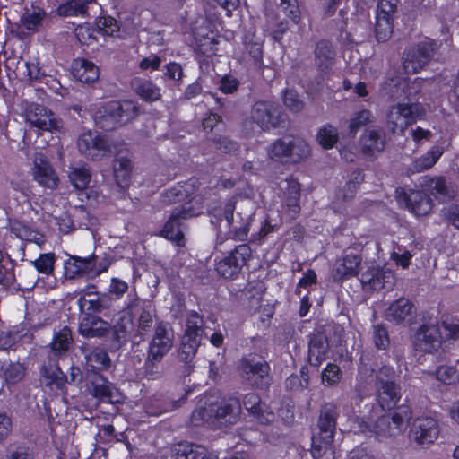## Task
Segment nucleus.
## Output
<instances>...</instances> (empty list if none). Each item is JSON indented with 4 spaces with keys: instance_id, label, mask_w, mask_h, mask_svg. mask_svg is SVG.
Returning <instances> with one entry per match:
<instances>
[{
    "instance_id": "0eeeda50",
    "label": "nucleus",
    "mask_w": 459,
    "mask_h": 459,
    "mask_svg": "<svg viewBox=\"0 0 459 459\" xmlns=\"http://www.w3.org/2000/svg\"><path fill=\"white\" fill-rule=\"evenodd\" d=\"M138 112V107L131 100L110 101L95 112L94 121L100 128L111 131L130 122Z\"/></svg>"
},
{
    "instance_id": "052dcab7",
    "label": "nucleus",
    "mask_w": 459,
    "mask_h": 459,
    "mask_svg": "<svg viewBox=\"0 0 459 459\" xmlns=\"http://www.w3.org/2000/svg\"><path fill=\"white\" fill-rule=\"evenodd\" d=\"M33 179L46 189L54 190L58 186V174H32Z\"/></svg>"
},
{
    "instance_id": "e433bc0d",
    "label": "nucleus",
    "mask_w": 459,
    "mask_h": 459,
    "mask_svg": "<svg viewBox=\"0 0 459 459\" xmlns=\"http://www.w3.org/2000/svg\"><path fill=\"white\" fill-rule=\"evenodd\" d=\"M92 2L93 0H69L59 5L56 12L58 15L64 17L82 15L86 13L89 4Z\"/></svg>"
},
{
    "instance_id": "5701e85b",
    "label": "nucleus",
    "mask_w": 459,
    "mask_h": 459,
    "mask_svg": "<svg viewBox=\"0 0 459 459\" xmlns=\"http://www.w3.org/2000/svg\"><path fill=\"white\" fill-rule=\"evenodd\" d=\"M88 386L91 394L106 403H111L112 385L100 372L93 371L88 373Z\"/></svg>"
},
{
    "instance_id": "f704fd0d",
    "label": "nucleus",
    "mask_w": 459,
    "mask_h": 459,
    "mask_svg": "<svg viewBox=\"0 0 459 459\" xmlns=\"http://www.w3.org/2000/svg\"><path fill=\"white\" fill-rule=\"evenodd\" d=\"M203 316L195 310L186 315V330L183 337L186 339L200 340L203 333Z\"/></svg>"
},
{
    "instance_id": "ddd939ff",
    "label": "nucleus",
    "mask_w": 459,
    "mask_h": 459,
    "mask_svg": "<svg viewBox=\"0 0 459 459\" xmlns=\"http://www.w3.org/2000/svg\"><path fill=\"white\" fill-rule=\"evenodd\" d=\"M77 147L82 154L91 160H100L112 151V143L107 136L91 130L79 135Z\"/></svg>"
},
{
    "instance_id": "13d9d810",
    "label": "nucleus",
    "mask_w": 459,
    "mask_h": 459,
    "mask_svg": "<svg viewBox=\"0 0 459 459\" xmlns=\"http://www.w3.org/2000/svg\"><path fill=\"white\" fill-rule=\"evenodd\" d=\"M318 281L317 274L316 271L312 268L307 269L304 273L303 276L299 280L296 288H295V294L297 296H300L301 294V289H309L313 285H316Z\"/></svg>"
},
{
    "instance_id": "774afa93",
    "label": "nucleus",
    "mask_w": 459,
    "mask_h": 459,
    "mask_svg": "<svg viewBox=\"0 0 459 459\" xmlns=\"http://www.w3.org/2000/svg\"><path fill=\"white\" fill-rule=\"evenodd\" d=\"M446 220L459 230V204H452L443 210Z\"/></svg>"
},
{
    "instance_id": "8fccbe9b",
    "label": "nucleus",
    "mask_w": 459,
    "mask_h": 459,
    "mask_svg": "<svg viewBox=\"0 0 459 459\" xmlns=\"http://www.w3.org/2000/svg\"><path fill=\"white\" fill-rule=\"evenodd\" d=\"M92 174H68L70 181L74 187L80 192H84L87 198H90L93 194L98 195L97 191L89 187L91 181Z\"/></svg>"
},
{
    "instance_id": "ea45409f",
    "label": "nucleus",
    "mask_w": 459,
    "mask_h": 459,
    "mask_svg": "<svg viewBox=\"0 0 459 459\" xmlns=\"http://www.w3.org/2000/svg\"><path fill=\"white\" fill-rule=\"evenodd\" d=\"M360 264L361 258L359 255L353 254L346 255L337 268V273L342 275V279L357 276Z\"/></svg>"
},
{
    "instance_id": "f03ea898",
    "label": "nucleus",
    "mask_w": 459,
    "mask_h": 459,
    "mask_svg": "<svg viewBox=\"0 0 459 459\" xmlns=\"http://www.w3.org/2000/svg\"><path fill=\"white\" fill-rule=\"evenodd\" d=\"M191 414V421L195 426L205 423L229 427L236 424L241 415V401L235 394H206Z\"/></svg>"
},
{
    "instance_id": "58836bf2",
    "label": "nucleus",
    "mask_w": 459,
    "mask_h": 459,
    "mask_svg": "<svg viewBox=\"0 0 459 459\" xmlns=\"http://www.w3.org/2000/svg\"><path fill=\"white\" fill-rule=\"evenodd\" d=\"M365 174H355L353 178H350L346 181L342 187H339L335 193L336 199L345 202L352 199L359 185L364 181Z\"/></svg>"
},
{
    "instance_id": "7c9ffc66",
    "label": "nucleus",
    "mask_w": 459,
    "mask_h": 459,
    "mask_svg": "<svg viewBox=\"0 0 459 459\" xmlns=\"http://www.w3.org/2000/svg\"><path fill=\"white\" fill-rule=\"evenodd\" d=\"M430 182V193L439 202L445 203L452 200L455 192L454 189L448 187L446 179L443 176L434 177L430 178L428 175L425 176L424 182Z\"/></svg>"
},
{
    "instance_id": "e2e57ef3",
    "label": "nucleus",
    "mask_w": 459,
    "mask_h": 459,
    "mask_svg": "<svg viewBox=\"0 0 459 459\" xmlns=\"http://www.w3.org/2000/svg\"><path fill=\"white\" fill-rule=\"evenodd\" d=\"M281 10L283 13L290 18L295 24H298L301 19V12L298 5L297 0H290L286 4H283Z\"/></svg>"
},
{
    "instance_id": "37998d69",
    "label": "nucleus",
    "mask_w": 459,
    "mask_h": 459,
    "mask_svg": "<svg viewBox=\"0 0 459 459\" xmlns=\"http://www.w3.org/2000/svg\"><path fill=\"white\" fill-rule=\"evenodd\" d=\"M175 455L176 459H211L206 456L204 447L194 444H179Z\"/></svg>"
},
{
    "instance_id": "473e14b6",
    "label": "nucleus",
    "mask_w": 459,
    "mask_h": 459,
    "mask_svg": "<svg viewBox=\"0 0 459 459\" xmlns=\"http://www.w3.org/2000/svg\"><path fill=\"white\" fill-rule=\"evenodd\" d=\"M316 63L322 71H327L334 62L335 53L332 45L326 40H321L315 49Z\"/></svg>"
},
{
    "instance_id": "f8f14e48",
    "label": "nucleus",
    "mask_w": 459,
    "mask_h": 459,
    "mask_svg": "<svg viewBox=\"0 0 459 459\" xmlns=\"http://www.w3.org/2000/svg\"><path fill=\"white\" fill-rule=\"evenodd\" d=\"M437 43L426 39L411 47L405 53L403 68L408 74H416L423 69L433 57Z\"/></svg>"
},
{
    "instance_id": "39448f33",
    "label": "nucleus",
    "mask_w": 459,
    "mask_h": 459,
    "mask_svg": "<svg viewBox=\"0 0 459 459\" xmlns=\"http://www.w3.org/2000/svg\"><path fill=\"white\" fill-rule=\"evenodd\" d=\"M281 108L274 102L260 100L251 109L250 117L244 120L242 127L246 135L269 131L278 127L284 120Z\"/></svg>"
},
{
    "instance_id": "6e6552de",
    "label": "nucleus",
    "mask_w": 459,
    "mask_h": 459,
    "mask_svg": "<svg viewBox=\"0 0 459 459\" xmlns=\"http://www.w3.org/2000/svg\"><path fill=\"white\" fill-rule=\"evenodd\" d=\"M237 371L243 383L255 389L267 390L271 385L270 365L258 359L255 354L242 356L237 363Z\"/></svg>"
},
{
    "instance_id": "412c9836",
    "label": "nucleus",
    "mask_w": 459,
    "mask_h": 459,
    "mask_svg": "<svg viewBox=\"0 0 459 459\" xmlns=\"http://www.w3.org/2000/svg\"><path fill=\"white\" fill-rule=\"evenodd\" d=\"M79 333L84 338H101L108 332V324L96 315L85 314L82 318Z\"/></svg>"
},
{
    "instance_id": "423d86ee",
    "label": "nucleus",
    "mask_w": 459,
    "mask_h": 459,
    "mask_svg": "<svg viewBox=\"0 0 459 459\" xmlns=\"http://www.w3.org/2000/svg\"><path fill=\"white\" fill-rule=\"evenodd\" d=\"M174 333L171 326L163 321L155 324L154 333L148 343L144 359V372L152 376L155 368L162 361L173 346Z\"/></svg>"
},
{
    "instance_id": "49530a36",
    "label": "nucleus",
    "mask_w": 459,
    "mask_h": 459,
    "mask_svg": "<svg viewBox=\"0 0 459 459\" xmlns=\"http://www.w3.org/2000/svg\"><path fill=\"white\" fill-rule=\"evenodd\" d=\"M26 368L20 362H11L4 368L3 376L8 385L18 384L24 377Z\"/></svg>"
},
{
    "instance_id": "9b49d317",
    "label": "nucleus",
    "mask_w": 459,
    "mask_h": 459,
    "mask_svg": "<svg viewBox=\"0 0 459 459\" xmlns=\"http://www.w3.org/2000/svg\"><path fill=\"white\" fill-rule=\"evenodd\" d=\"M25 121L31 126L50 133L61 132L64 123L52 110L47 107L30 103L24 110Z\"/></svg>"
},
{
    "instance_id": "603ef678",
    "label": "nucleus",
    "mask_w": 459,
    "mask_h": 459,
    "mask_svg": "<svg viewBox=\"0 0 459 459\" xmlns=\"http://www.w3.org/2000/svg\"><path fill=\"white\" fill-rule=\"evenodd\" d=\"M45 16V13L40 9H34L32 11L25 12L21 17V24L27 30L34 31L38 30L39 26Z\"/></svg>"
},
{
    "instance_id": "f3484780",
    "label": "nucleus",
    "mask_w": 459,
    "mask_h": 459,
    "mask_svg": "<svg viewBox=\"0 0 459 459\" xmlns=\"http://www.w3.org/2000/svg\"><path fill=\"white\" fill-rule=\"evenodd\" d=\"M397 199L403 201L407 209L416 216H424L429 214L434 206L430 195L421 190H410L407 193L403 188L396 189Z\"/></svg>"
},
{
    "instance_id": "2f4dec72",
    "label": "nucleus",
    "mask_w": 459,
    "mask_h": 459,
    "mask_svg": "<svg viewBox=\"0 0 459 459\" xmlns=\"http://www.w3.org/2000/svg\"><path fill=\"white\" fill-rule=\"evenodd\" d=\"M86 362L91 367L89 372L107 370L111 365V359L108 351L101 347L92 348L85 355Z\"/></svg>"
},
{
    "instance_id": "cd10ccee",
    "label": "nucleus",
    "mask_w": 459,
    "mask_h": 459,
    "mask_svg": "<svg viewBox=\"0 0 459 459\" xmlns=\"http://www.w3.org/2000/svg\"><path fill=\"white\" fill-rule=\"evenodd\" d=\"M414 304L406 298H399L390 304L386 318L396 325L402 324L411 314Z\"/></svg>"
},
{
    "instance_id": "393cba45",
    "label": "nucleus",
    "mask_w": 459,
    "mask_h": 459,
    "mask_svg": "<svg viewBox=\"0 0 459 459\" xmlns=\"http://www.w3.org/2000/svg\"><path fill=\"white\" fill-rule=\"evenodd\" d=\"M360 143L363 152H380L385 146V133L381 128H368L362 134Z\"/></svg>"
},
{
    "instance_id": "7ed1b4c3",
    "label": "nucleus",
    "mask_w": 459,
    "mask_h": 459,
    "mask_svg": "<svg viewBox=\"0 0 459 459\" xmlns=\"http://www.w3.org/2000/svg\"><path fill=\"white\" fill-rule=\"evenodd\" d=\"M403 91L407 101L391 106L386 114L387 126L394 134H403L410 126L422 119L426 115L424 107L413 101L420 91V82L418 80L405 82Z\"/></svg>"
},
{
    "instance_id": "5fc2aeb1",
    "label": "nucleus",
    "mask_w": 459,
    "mask_h": 459,
    "mask_svg": "<svg viewBox=\"0 0 459 459\" xmlns=\"http://www.w3.org/2000/svg\"><path fill=\"white\" fill-rule=\"evenodd\" d=\"M434 375L444 385H453L459 379V374L455 366L441 365L437 368Z\"/></svg>"
},
{
    "instance_id": "bf43d9fd",
    "label": "nucleus",
    "mask_w": 459,
    "mask_h": 459,
    "mask_svg": "<svg viewBox=\"0 0 459 459\" xmlns=\"http://www.w3.org/2000/svg\"><path fill=\"white\" fill-rule=\"evenodd\" d=\"M253 219L249 216L247 217L240 226L238 227H231L230 228V238L238 241H245L248 237V233L250 231L251 223Z\"/></svg>"
},
{
    "instance_id": "338daca9",
    "label": "nucleus",
    "mask_w": 459,
    "mask_h": 459,
    "mask_svg": "<svg viewBox=\"0 0 459 459\" xmlns=\"http://www.w3.org/2000/svg\"><path fill=\"white\" fill-rule=\"evenodd\" d=\"M239 86V81L232 75H225L221 79L220 90L225 94L234 93Z\"/></svg>"
},
{
    "instance_id": "a211bd4d",
    "label": "nucleus",
    "mask_w": 459,
    "mask_h": 459,
    "mask_svg": "<svg viewBox=\"0 0 459 459\" xmlns=\"http://www.w3.org/2000/svg\"><path fill=\"white\" fill-rule=\"evenodd\" d=\"M397 0H378L376 16V36L378 41H385L393 32V14Z\"/></svg>"
},
{
    "instance_id": "864d4df0",
    "label": "nucleus",
    "mask_w": 459,
    "mask_h": 459,
    "mask_svg": "<svg viewBox=\"0 0 459 459\" xmlns=\"http://www.w3.org/2000/svg\"><path fill=\"white\" fill-rule=\"evenodd\" d=\"M92 294L96 296L94 299H87L85 296L80 297L78 299L77 303L80 310L83 311L84 309H86L87 312L85 314L96 316L97 314L104 313L98 292H87L85 295L91 296Z\"/></svg>"
},
{
    "instance_id": "aec40b11",
    "label": "nucleus",
    "mask_w": 459,
    "mask_h": 459,
    "mask_svg": "<svg viewBox=\"0 0 459 459\" xmlns=\"http://www.w3.org/2000/svg\"><path fill=\"white\" fill-rule=\"evenodd\" d=\"M329 342L323 332H316L309 335L307 362L318 368L327 359L329 353Z\"/></svg>"
},
{
    "instance_id": "b1692460",
    "label": "nucleus",
    "mask_w": 459,
    "mask_h": 459,
    "mask_svg": "<svg viewBox=\"0 0 459 459\" xmlns=\"http://www.w3.org/2000/svg\"><path fill=\"white\" fill-rule=\"evenodd\" d=\"M200 340L182 338L180 347L178 349V359L184 363L182 373L185 376H189L194 370L195 364L194 359L196 355L198 347L200 346Z\"/></svg>"
},
{
    "instance_id": "3c124183",
    "label": "nucleus",
    "mask_w": 459,
    "mask_h": 459,
    "mask_svg": "<svg viewBox=\"0 0 459 459\" xmlns=\"http://www.w3.org/2000/svg\"><path fill=\"white\" fill-rule=\"evenodd\" d=\"M342 377V372L335 363H327L321 373V380L325 385L334 386Z\"/></svg>"
},
{
    "instance_id": "f257e3e1",
    "label": "nucleus",
    "mask_w": 459,
    "mask_h": 459,
    "mask_svg": "<svg viewBox=\"0 0 459 459\" xmlns=\"http://www.w3.org/2000/svg\"><path fill=\"white\" fill-rule=\"evenodd\" d=\"M199 175L200 178L192 176L187 180L179 181L177 185L165 190L162 194V202L168 204L180 203L190 199L195 193L199 192L200 198L204 203L212 199L213 196H217L220 190L234 188V195L229 198L223 206H213L207 211L210 222L216 228L217 231L221 230L223 220L227 221L228 227L231 228L238 198H253L255 195L254 186L246 179L244 174L237 178L232 177L230 178H219L216 174Z\"/></svg>"
},
{
    "instance_id": "0e129e2a",
    "label": "nucleus",
    "mask_w": 459,
    "mask_h": 459,
    "mask_svg": "<svg viewBox=\"0 0 459 459\" xmlns=\"http://www.w3.org/2000/svg\"><path fill=\"white\" fill-rule=\"evenodd\" d=\"M128 285L126 281L118 279L112 278L111 282L108 287V293L112 294L115 299H120L123 295L127 291Z\"/></svg>"
},
{
    "instance_id": "20e7f679",
    "label": "nucleus",
    "mask_w": 459,
    "mask_h": 459,
    "mask_svg": "<svg viewBox=\"0 0 459 459\" xmlns=\"http://www.w3.org/2000/svg\"><path fill=\"white\" fill-rule=\"evenodd\" d=\"M339 411L334 403H325L321 409L317 420V431L313 433L311 438V455L315 459L321 458L334 440Z\"/></svg>"
},
{
    "instance_id": "72a5a7b5",
    "label": "nucleus",
    "mask_w": 459,
    "mask_h": 459,
    "mask_svg": "<svg viewBox=\"0 0 459 459\" xmlns=\"http://www.w3.org/2000/svg\"><path fill=\"white\" fill-rule=\"evenodd\" d=\"M154 317H156V310L152 302H144L141 307L138 318V332L141 335H144L154 330Z\"/></svg>"
},
{
    "instance_id": "c9c22d12",
    "label": "nucleus",
    "mask_w": 459,
    "mask_h": 459,
    "mask_svg": "<svg viewBox=\"0 0 459 459\" xmlns=\"http://www.w3.org/2000/svg\"><path fill=\"white\" fill-rule=\"evenodd\" d=\"M73 342L72 331L68 326H64L58 332L55 333L50 343L51 349L56 355H62L68 351L70 344Z\"/></svg>"
},
{
    "instance_id": "de8ad7c7",
    "label": "nucleus",
    "mask_w": 459,
    "mask_h": 459,
    "mask_svg": "<svg viewBox=\"0 0 459 459\" xmlns=\"http://www.w3.org/2000/svg\"><path fill=\"white\" fill-rule=\"evenodd\" d=\"M338 138L337 129L331 125L323 126L316 135L318 143L325 149L333 148L338 142Z\"/></svg>"
},
{
    "instance_id": "1a4fd4ad",
    "label": "nucleus",
    "mask_w": 459,
    "mask_h": 459,
    "mask_svg": "<svg viewBox=\"0 0 459 459\" xmlns=\"http://www.w3.org/2000/svg\"><path fill=\"white\" fill-rule=\"evenodd\" d=\"M181 205L175 207L161 230V236L169 240L175 241L177 245L183 246L184 233L182 231L183 221L198 216L202 212L200 206H195L191 200L183 201Z\"/></svg>"
},
{
    "instance_id": "4468645a",
    "label": "nucleus",
    "mask_w": 459,
    "mask_h": 459,
    "mask_svg": "<svg viewBox=\"0 0 459 459\" xmlns=\"http://www.w3.org/2000/svg\"><path fill=\"white\" fill-rule=\"evenodd\" d=\"M241 401V410L244 408L249 420L267 426L274 420V413L268 404L262 401L261 396L254 392L247 393Z\"/></svg>"
},
{
    "instance_id": "69168bd1",
    "label": "nucleus",
    "mask_w": 459,
    "mask_h": 459,
    "mask_svg": "<svg viewBox=\"0 0 459 459\" xmlns=\"http://www.w3.org/2000/svg\"><path fill=\"white\" fill-rule=\"evenodd\" d=\"M442 327L445 331L444 342L459 341V323L442 322Z\"/></svg>"
},
{
    "instance_id": "9d476101",
    "label": "nucleus",
    "mask_w": 459,
    "mask_h": 459,
    "mask_svg": "<svg viewBox=\"0 0 459 459\" xmlns=\"http://www.w3.org/2000/svg\"><path fill=\"white\" fill-rule=\"evenodd\" d=\"M252 258V249L248 244L237 245L215 264L217 273L228 280H234L241 273Z\"/></svg>"
},
{
    "instance_id": "2eb2a0df",
    "label": "nucleus",
    "mask_w": 459,
    "mask_h": 459,
    "mask_svg": "<svg viewBox=\"0 0 459 459\" xmlns=\"http://www.w3.org/2000/svg\"><path fill=\"white\" fill-rule=\"evenodd\" d=\"M439 432L437 420L429 416L416 418L410 429L413 441L422 447L434 444L438 438Z\"/></svg>"
},
{
    "instance_id": "dca6fc26",
    "label": "nucleus",
    "mask_w": 459,
    "mask_h": 459,
    "mask_svg": "<svg viewBox=\"0 0 459 459\" xmlns=\"http://www.w3.org/2000/svg\"><path fill=\"white\" fill-rule=\"evenodd\" d=\"M443 342L442 333L437 324L424 323L415 333V346L425 353L433 354L438 351Z\"/></svg>"
},
{
    "instance_id": "79ce46f5",
    "label": "nucleus",
    "mask_w": 459,
    "mask_h": 459,
    "mask_svg": "<svg viewBox=\"0 0 459 459\" xmlns=\"http://www.w3.org/2000/svg\"><path fill=\"white\" fill-rule=\"evenodd\" d=\"M106 336L108 337L109 348L112 351H117L127 342L126 327L121 324H117L112 328L108 325Z\"/></svg>"
},
{
    "instance_id": "bb28decb",
    "label": "nucleus",
    "mask_w": 459,
    "mask_h": 459,
    "mask_svg": "<svg viewBox=\"0 0 459 459\" xmlns=\"http://www.w3.org/2000/svg\"><path fill=\"white\" fill-rule=\"evenodd\" d=\"M15 265L10 255L0 250V292H7L15 281Z\"/></svg>"
},
{
    "instance_id": "a878e982",
    "label": "nucleus",
    "mask_w": 459,
    "mask_h": 459,
    "mask_svg": "<svg viewBox=\"0 0 459 459\" xmlns=\"http://www.w3.org/2000/svg\"><path fill=\"white\" fill-rule=\"evenodd\" d=\"M73 74L82 82L92 83L99 79L100 69L92 62L79 58L74 60L73 64Z\"/></svg>"
},
{
    "instance_id": "a19ab883",
    "label": "nucleus",
    "mask_w": 459,
    "mask_h": 459,
    "mask_svg": "<svg viewBox=\"0 0 459 459\" xmlns=\"http://www.w3.org/2000/svg\"><path fill=\"white\" fill-rule=\"evenodd\" d=\"M290 148V141L287 142L284 139H278L270 145L268 155L273 160L289 163Z\"/></svg>"
},
{
    "instance_id": "c85d7f7f",
    "label": "nucleus",
    "mask_w": 459,
    "mask_h": 459,
    "mask_svg": "<svg viewBox=\"0 0 459 459\" xmlns=\"http://www.w3.org/2000/svg\"><path fill=\"white\" fill-rule=\"evenodd\" d=\"M131 86L134 93L145 101H156L161 97L160 89L149 80L134 78Z\"/></svg>"
},
{
    "instance_id": "c03bdc74",
    "label": "nucleus",
    "mask_w": 459,
    "mask_h": 459,
    "mask_svg": "<svg viewBox=\"0 0 459 459\" xmlns=\"http://www.w3.org/2000/svg\"><path fill=\"white\" fill-rule=\"evenodd\" d=\"M371 429L369 431L376 436L377 439H382L385 437L395 436L396 432L394 430V428L390 426V418L389 416H381L378 417L371 425Z\"/></svg>"
},
{
    "instance_id": "09e8293b",
    "label": "nucleus",
    "mask_w": 459,
    "mask_h": 459,
    "mask_svg": "<svg viewBox=\"0 0 459 459\" xmlns=\"http://www.w3.org/2000/svg\"><path fill=\"white\" fill-rule=\"evenodd\" d=\"M56 259V255L53 252L42 253L32 264L39 273L51 275L54 273Z\"/></svg>"
},
{
    "instance_id": "4be33fe9",
    "label": "nucleus",
    "mask_w": 459,
    "mask_h": 459,
    "mask_svg": "<svg viewBox=\"0 0 459 459\" xmlns=\"http://www.w3.org/2000/svg\"><path fill=\"white\" fill-rule=\"evenodd\" d=\"M95 264V255H91L86 258L71 257L65 262L64 274L67 279H75L88 275L93 271Z\"/></svg>"
},
{
    "instance_id": "680f3d73",
    "label": "nucleus",
    "mask_w": 459,
    "mask_h": 459,
    "mask_svg": "<svg viewBox=\"0 0 459 459\" xmlns=\"http://www.w3.org/2000/svg\"><path fill=\"white\" fill-rule=\"evenodd\" d=\"M283 101L285 106L294 113L300 112L304 108L303 102L299 100V95L294 91H286Z\"/></svg>"
},
{
    "instance_id": "4d7b16f0",
    "label": "nucleus",
    "mask_w": 459,
    "mask_h": 459,
    "mask_svg": "<svg viewBox=\"0 0 459 459\" xmlns=\"http://www.w3.org/2000/svg\"><path fill=\"white\" fill-rule=\"evenodd\" d=\"M372 339L377 350H386L390 345L389 333L383 324L373 326Z\"/></svg>"
},
{
    "instance_id": "4c0bfd02",
    "label": "nucleus",
    "mask_w": 459,
    "mask_h": 459,
    "mask_svg": "<svg viewBox=\"0 0 459 459\" xmlns=\"http://www.w3.org/2000/svg\"><path fill=\"white\" fill-rule=\"evenodd\" d=\"M290 146L289 163H299L310 156V147L307 143L301 138L290 140Z\"/></svg>"
},
{
    "instance_id": "6ab92c4d",
    "label": "nucleus",
    "mask_w": 459,
    "mask_h": 459,
    "mask_svg": "<svg viewBox=\"0 0 459 459\" xmlns=\"http://www.w3.org/2000/svg\"><path fill=\"white\" fill-rule=\"evenodd\" d=\"M376 398L384 411L396 407L401 399V387L394 379H383L380 376L376 377Z\"/></svg>"
},
{
    "instance_id": "6e6d98bb",
    "label": "nucleus",
    "mask_w": 459,
    "mask_h": 459,
    "mask_svg": "<svg viewBox=\"0 0 459 459\" xmlns=\"http://www.w3.org/2000/svg\"><path fill=\"white\" fill-rule=\"evenodd\" d=\"M442 151L438 147L432 148L426 154L415 160L414 166L417 170H428L438 160Z\"/></svg>"
},
{
    "instance_id": "c756f323",
    "label": "nucleus",
    "mask_w": 459,
    "mask_h": 459,
    "mask_svg": "<svg viewBox=\"0 0 459 459\" xmlns=\"http://www.w3.org/2000/svg\"><path fill=\"white\" fill-rule=\"evenodd\" d=\"M385 273L383 268L372 266L362 272L359 280L364 288L379 291L385 288Z\"/></svg>"
},
{
    "instance_id": "a18cd8bd",
    "label": "nucleus",
    "mask_w": 459,
    "mask_h": 459,
    "mask_svg": "<svg viewBox=\"0 0 459 459\" xmlns=\"http://www.w3.org/2000/svg\"><path fill=\"white\" fill-rule=\"evenodd\" d=\"M375 117L368 109H362L355 112L349 121L350 133L355 135L360 127L373 123Z\"/></svg>"
}]
</instances>
